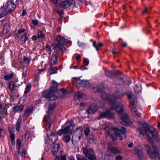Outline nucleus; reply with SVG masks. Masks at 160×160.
<instances>
[{
    "mask_svg": "<svg viewBox=\"0 0 160 160\" xmlns=\"http://www.w3.org/2000/svg\"><path fill=\"white\" fill-rule=\"evenodd\" d=\"M124 93L122 90L120 89L119 91L117 92L113 96L110 95H107L104 93L102 96V98L108 100L109 103L112 105L109 109L106 110L105 112H100V115L98 117V120L102 118H106L108 119H113L115 116L113 113L110 112V111L115 109L114 105L116 103V99L120 98L123 96Z\"/></svg>",
    "mask_w": 160,
    "mask_h": 160,
    "instance_id": "f257e3e1",
    "label": "nucleus"
},
{
    "mask_svg": "<svg viewBox=\"0 0 160 160\" xmlns=\"http://www.w3.org/2000/svg\"><path fill=\"white\" fill-rule=\"evenodd\" d=\"M137 130L141 138H146L149 142H152L155 141L160 142V136L157 130L153 127H146L143 128L140 127Z\"/></svg>",
    "mask_w": 160,
    "mask_h": 160,
    "instance_id": "f03ea898",
    "label": "nucleus"
},
{
    "mask_svg": "<svg viewBox=\"0 0 160 160\" xmlns=\"http://www.w3.org/2000/svg\"><path fill=\"white\" fill-rule=\"evenodd\" d=\"M126 132L125 128L124 127H121L120 129H118L112 128L110 131H108L107 133L108 134L112 137L113 140L116 139L118 136L119 139L122 140L123 139V137L121 134L124 135Z\"/></svg>",
    "mask_w": 160,
    "mask_h": 160,
    "instance_id": "7ed1b4c3",
    "label": "nucleus"
},
{
    "mask_svg": "<svg viewBox=\"0 0 160 160\" xmlns=\"http://www.w3.org/2000/svg\"><path fill=\"white\" fill-rule=\"evenodd\" d=\"M130 104L129 108L132 113H134V115L137 117H139L140 115V114L137 112L136 108L137 101L135 96L132 92H128L127 94Z\"/></svg>",
    "mask_w": 160,
    "mask_h": 160,
    "instance_id": "20e7f679",
    "label": "nucleus"
},
{
    "mask_svg": "<svg viewBox=\"0 0 160 160\" xmlns=\"http://www.w3.org/2000/svg\"><path fill=\"white\" fill-rule=\"evenodd\" d=\"M68 42V40L58 35L54 39L53 43L52 44L53 49H56L58 48L61 51H65V49L64 45Z\"/></svg>",
    "mask_w": 160,
    "mask_h": 160,
    "instance_id": "39448f33",
    "label": "nucleus"
},
{
    "mask_svg": "<svg viewBox=\"0 0 160 160\" xmlns=\"http://www.w3.org/2000/svg\"><path fill=\"white\" fill-rule=\"evenodd\" d=\"M145 149L147 151V153L149 155V157L151 158H154L156 156H157L160 160V148L158 149L155 146H153V152H150V147L148 145H145Z\"/></svg>",
    "mask_w": 160,
    "mask_h": 160,
    "instance_id": "423d86ee",
    "label": "nucleus"
},
{
    "mask_svg": "<svg viewBox=\"0 0 160 160\" xmlns=\"http://www.w3.org/2000/svg\"><path fill=\"white\" fill-rule=\"evenodd\" d=\"M74 126V125L72 122L68 121L65 124L64 126H62V128H62L58 131L59 135L60 136L63 133L66 134L68 133L71 132L72 128Z\"/></svg>",
    "mask_w": 160,
    "mask_h": 160,
    "instance_id": "0eeeda50",
    "label": "nucleus"
},
{
    "mask_svg": "<svg viewBox=\"0 0 160 160\" xmlns=\"http://www.w3.org/2000/svg\"><path fill=\"white\" fill-rule=\"evenodd\" d=\"M83 154L89 160H96V158L94 155V151L92 149L87 147L82 148Z\"/></svg>",
    "mask_w": 160,
    "mask_h": 160,
    "instance_id": "6e6552de",
    "label": "nucleus"
},
{
    "mask_svg": "<svg viewBox=\"0 0 160 160\" xmlns=\"http://www.w3.org/2000/svg\"><path fill=\"white\" fill-rule=\"evenodd\" d=\"M16 5L12 1L9 0L4 5L3 8L5 12L7 13H10L15 8Z\"/></svg>",
    "mask_w": 160,
    "mask_h": 160,
    "instance_id": "1a4fd4ad",
    "label": "nucleus"
},
{
    "mask_svg": "<svg viewBox=\"0 0 160 160\" xmlns=\"http://www.w3.org/2000/svg\"><path fill=\"white\" fill-rule=\"evenodd\" d=\"M55 90V88L54 90L50 88L49 90L44 92L42 95L43 97L49 99L50 100H53L57 98L55 95L56 93Z\"/></svg>",
    "mask_w": 160,
    "mask_h": 160,
    "instance_id": "9d476101",
    "label": "nucleus"
},
{
    "mask_svg": "<svg viewBox=\"0 0 160 160\" xmlns=\"http://www.w3.org/2000/svg\"><path fill=\"white\" fill-rule=\"evenodd\" d=\"M59 5L61 8L67 9L69 7H73L75 5V2L73 0H68L67 1H60Z\"/></svg>",
    "mask_w": 160,
    "mask_h": 160,
    "instance_id": "9b49d317",
    "label": "nucleus"
},
{
    "mask_svg": "<svg viewBox=\"0 0 160 160\" xmlns=\"http://www.w3.org/2000/svg\"><path fill=\"white\" fill-rule=\"evenodd\" d=\"M49 134L48 136H47L49 138V139H48L46 142L49 145H52L56 142L58 139V134H59V132H55L54 134H51V132H49ZM47 136L48 135H47Z\"/></svg>",
    "mask_w": 160,
    "mask_h": 160,
    "instance_id": "f8f14e48",
    "label": "nucleus"
},
{
    "mask_svg": "<svg viewBox=\"0 0 160 160\" xmlns=\"http://www.w3.org/2000/svg\"><path fill=\"white\" fill-rule=\"evenodd\" d=\"M48 115H45L43 118V120L45 122V128L46 130V131L47 134L48 136L49 133V132H50V128L51 127V124L50 123L51 118L49 116L50 114H48Z\"/></svg>",
    "mask_w": 160,
    "mask_h": 160,
    "instance_id": "ddd939ff",
    "label": "nucleus"
},
{
    "mask_svg": "<svg viewBox=\"0 0 160 160\" xmlns=\"http://www.w3.org/2000/svg\"><path fill=\"white\" fill-rule=\"evenodd\" d=\"M134 153L136 154L139 159H142L143 157V152H142V149L140 146H138L136 147L133 150Z\"/></svg>",
    "mask_w": 160,
    "mask_h": 160,
    "instance_id": "4468645a",
    "label": "nucleus"
},
{
    "mask_svg": "<svg viewBox=\"0 0 160 160\" xmlns=\"http://www.w3.org/2000/svg\"><path fill=\"white\" fill-rule=\"evenodd\" d=\"M82 129L81 127H79L78 128H77L75 131L74 132V134L75 133H78L79 134L78 135V138L77 139H75L74 136H72V142L73 143V142H78L81 139V136L82 133Z\"/></svg>",
    "mask_w": 160,
    "mask_h": 160,
    "instance_id": "2eb2a0df",
    "label": "nucleus"
},
{
    "mask_svg": "<svg viewBox=\"0 0 160 160\" xmlns=\"http://www.w3.org/2000/svg\"><path fill=\"white\" fill-rule=\"evenodd\" d=\"M122 124L124 125H128L131 123L128 118V115L127 114H125L121 118Z\"/></svg>",
    "mask_w": 160,
    "mask_h": 160,
    "instance_id": "dca6fc26",
    "label": "nucleus"
},
{
    "mask_svg": "<svg viewBox=\"0 0 160 160\" xmlns=\"http://www.w3.org/2000/svg\"><path fill=\"white\" fill-rule=\"evenodd\" d=\"M107 145L108 146V149L112 153L116 154L121 153V151L120 150L112 146L110 142L108 143Z\"/></svg>",
    "mask_w": 160,
    "mask_h": 160,
    "instance_id": "f3484780",
    "label": "nucleus"
},
{
    "mask_svg": "<svg viewBox=\"0 0 160 160\" xmlns=\"http://www.w3.org/2000/svg\"><path fill=\"white\" fill-rule=\"evenodd\" d=\"M97 105H93L90 106L89 108L87 110V112L88 114H93L97 110Z\"/></svg>",
    "mask_w": 160,
    "mask_h": 160,
    "instance_id": "a211bd4d",
    "label": "nucleus"
},
{
    "mask_svg": "<svg viewBox=\"0 0 160 160\" xmlns=\"http://www.w3.org/2000/svg\"><path fill=\"white\" fill-rule=\"evenodd\" d=\"M59 148V144H55L53 145L52 148V154L54 156L58 155V150Z\"/></svg>",
    "mask_w": 160,
    "mask_h": 160,
    "instance_id": "6ab92c4d",
    "label": "nucleus"
},
{
    "mask_svg": "<svg viewBox=\"0 0 160 160\" xmlns=\"http://www.w3.org/2000/svg\"><path fill=\"white\" fill-rule=\"evenodd\" d=\"M88 140L91 144H95L97 142V138L93 135H90L88 138Z\"/></svg>",
    "mask_w": 160,
    "mask_h": 160,
    "instance_id": "aec40b11",
    "label": "nucleus"
},
{
    "mask_svg": "<svg viewBox=\"0 0 160 160\" xmlns=\"http://www.w3.org/2000/svg\"><path fill=\"white\" fill-rule=\"evenodd\" d=\"M100 128L102 130H106L108 128H109V127L110 125V124L109 122H100Z\"/></svg>",
    "mask_w": 160,
    "mask_h": 160,
    "instance_id": "412c9836",
    "label": "nucleus"
},
{
    "mask_svg": "<svg viewBox=\"0 0 160 160\" xmlns=\"http://www.w3.org/2000/svg\"><path fill=\"white\" fill-rule=\"evenodd\" d=\"M118 113L121 114L122 113L123 111V105L121 103H119L117 106L116 108H115Z\"/></svg>",
    "mask_w": 160,
    "mask_h": 160,
    "instance_id": "4be33fe9",
    "label": "nucleus"
},
{
    "mask_svg": "<svg viewBox=\"0 0 160 160\" xmlns=\"http://www.w3.org/2000/svg\"><path fill=\"white\" fill-rule=\"evenodd\" d=\"M19 85L16 83V82L14 83L13 82H10L9 85V88L11 91H13L14 90L16 87H18Z\"/></svg>",
    "mask_w": 160,
    "mask_h": 160,
    "instance_id": "5701e85b",
    "label": "nucleus"
},
{
    "mask_svg": "<svg viewBox=\"0 0 160 160\" xmlns=\"http://www.w3.org/2000/svg\"><path fill=\"white\" fill-rule=\"evenodd\" d=\"M12 64L14 67H16L19 69L21 68L22 65V63L21 61H19L15 62H13Z\"/></svg>",
    "mask_w": 160,
    "mask_h": 160,
    "instance_id": "b1692460",
    "label": "nucleus"
},
{
    "mask_svg": "<svg viewBox=\"0 0 160 160\" xmlns=\"http://www.w3.org/2000/svg\"><path fill=\"white\" fill-rule=\"evenodd\" d=\"M74 80H73V82L74 83H76L77 85H79L81 86L82 83L84 82L83 80H81L80 78H74Z\"/></svg>",
    "mask_w": 160,
    "mask_h": 160,
    "instance_id": "393cba45",
    "label": "nucleus"
},
{
    "mask_svg": "<svg viewBox=\"0 0 160 160\" xmlns=\"http://www.w3.org/2000/svg\"><path fill=\"white\" fill-rule=\"evenodd\" d=\"M24 106L23 105H20L14 107L13 108V111H20L23 110Z\"/></svg>",
    "mask_w": 160,
    "mask_h": 160,
    "instance_id": "a878e982",
    "label": "nucleus"
},
{
    "mask_svg": "<svg viewBox=\"0 0 160 160\" xmlns=\"http://www.w3.org/2000/svg\"><path fill=\"white\" fill-rule=\"evenodd\" d=\"M57 56L56 55H53L51 60V64L52 65L55 64L57 62Z\"/></svg>",
    "mask_w": 160,
    "mask_h": 160,
    "instance_id": "bb28decb",
    "label": "nucleus"
},
{
    "mask_svg": "<svg viewBox=\"0 0 160 160\" xmlns=\"http://www.w3.org/2000/svg\"><path fill=\"white\" fill-rule=\"evenodd\" d=\"M70 135H65L63 138V141L66 143L69 142L71 140V136L72 135L71 133Z\"/></svg>",
    "mask_w": 160,
    "mask_h": 160,
    "instance_id": "cd10ccee",
    "label": "nucleus"
},
{
    "mask_svg": "<svg viewBox=\"0 0 160 160\" xmlns=\"http://www.w3.org/2000/svg\"><path fill=\"white\" fill-rule=\"evenodd\" d=\"M82 96L83 94L82 92H78L75 94L74 98L76 99L78 98V99H81L82 98Z\"/></svg>",
    "mask_w": 160,
    "mask_h": 160,
    "instance_id": "c85d7f7f",
    "label": "nucleus"
},
{
    "mask_svg": "<svg viewBox=\"0 0 160 160\" xmlns=\"http://www.w3.org/2000/svg\"><path fill=\"white\" fill-rule=\"evenodd\" d=\"M55 107V104H50L49 107L48 108V110L47 111L48 114H50Z\"/></svg>",
    "mask_w": 160,
    "mask_h": 160,
    "instance_id": "c756f323",
    "label": "nucleus"
},
{
    "mask_svg": "<svg viewBox=\"0 0 160 160\" xmlns=\"http://www.w3.org/2000/svg\"><path fill=\"white\" fill-rule=\"evenodd\" d=\"M21 119L19 118L17 121V123L16 125V130L18 131H19L20 129V125L21 122Z\"/></svg>",
    "mask_w": 160,
    "mask_h": 160,
    "instance_id": "7c9ffc66",
    "label": "nucleus"
},
{
    "mask_svg": "<svg viewBox=\"0 0 160 160\" xmlns=\"http://www.w3.org/2000/svg\"><path fill=\"white\" fill-rule=\"evenodd\" d=\"M18 152L19 154H21V156L25 158L26 157V152L25 150L23 149L21 151L20 150V149L18 148Z\"/></svg>",
    "mask_w": 160,
    "mask_h": 160,
    "instance_id": "2f4dec72",
    "label": "nucleus"
},
{
    "mask_svg": "<svg viewBox=\"0 0 160 160\" xmlns=\"http://www.w3.org/2000/svg\"><path fill=\"white\" fill-rule=\"evenodd\" d=\"M52 86L51 89L53 90H54L55 88L56 89L55 92H57V87L58 85V84L57 82H56L54 80H53L52 81Z\"/></svg>",
    "mask_w": 160,
    "mask_h": 160,
    "instance_id": "473e14b6",
    "label": "nucleus"
},
{
    "mask_svg": "<svg viewBox=\"0 0 160 160\" xmlns=\"http://www.w3.org/2000/svg\"><path fill=\"white\" fill-rule=\"evenodd\" d=\"M55 69H56L57 70H58V69L57 68H54L52 67L49 68L48 72L51 75L57 73V72L55 71Z\"/></svg>",
    "mask_w": 160,
    "mask_h": 160,
    "instance_id": "72a5a7b5",
    "label": "nucleus"
},
{
    "mask_svg": "<svg viewBox=\"0 0 160 160\" xmlns=\"http://www.w3.org/2000/svg\"><path fill=\"white\" fill-rule=\"evenodd\" d=\"M32 112V110L30 109H27L25 112L23 117H24L25 118H27L29 116L30 114Z\"/></svg>",
    "mask_w": 160,
    "mask_h": 160,
    "instance_id": "f704fd0d",
    "label": "nucleus"
},
{
    "mask_svg": "<svg viewBox=\"0 0 160 160\" xmlns=\"http://www.w3.org/2000/svg\"><path fill=\"white\" fill-rule=\"evenodd\" d=\"M141 87L140 85H136L134 87V90L137 93H138L141 90Z\"/></svg>",
    "mask_w": 160,
    "mask_h": 160,
    "instance_id": "c9c22d12",
    "label": "nucleus"
},
{
    "mask_svg": "<svg viewBox=\"0 0 160 160\" xmlns=\"http://www.w3.org/2000/svg\"><path fill=\"white\" fill-rule=\"evenodd\" d=\"M31 88V85L30 83H28L24 91V93L26 94L27 93L30 91Z\"/></svg>",
    "mask_w": 160,
    "mask_h": 160,
    "instance_id": "e433bc0d",
    "label": "nucleus"
},
{
    "mask_svg": "<svg viewBox=\"0 0 160 160\" xmlns=\"http://www.w3.org/2000/svg\"><path fill=\"white\" fill-rule=\"evenodd\" d=\"M83 82L82 85V87H90V84L87 80H83Z\"/></svg>",
    "mask_w": 160,
    "mask_h": 160,
    "instance_id": "4c0bfd02",
    "label": "nucleus"
},
{
    "mask_svg": "<svg viewBox=\"0 0 160 160\" xmlns=\"http://www.w3.org/2000/svg\"><path fill=\"white\" fill-rule=\"evenodd\" d=\"M105 73L107 76L110 77H112L114 74V73L112 71H106L105 72Z\"/></svg>",
    "mask_w": 160,
    "mask_h": 160,
    "instance_id": "58836bf2",
    "label": "nucleus"
},
{
    "mask_svg": "<svg viewBox=\"0 0 160 160\" xmlns=\"http://www.w3.org/2000/svg\"><path fill=\"white\" fill-rule=\"evenodd\" d=\"M77 160H88L86 158L80 154H78L76 156Z\"/></svg>",
    "mask_w": 160,
    "mask_h": 160,
    "instance_id": "ea45409f",
    "label": "nucleus"
},
{
    "mask_svg": "<svg viewBox=\"0 0 160 160\" xmlns=\"http://www.w3.org/2000/svg\"><path fill=\"white\" fill-rule=\"evenodd\" d=\"M13 76L12 73H11L9 75H6L4 77V79L6 80H8L11 78Z\"/></svg>",
    "mask_w": 160,
    "mask_h": 160,
    "instance_id": "a19ab883",
    "label": "nucleus"
},
{
    "mask_svg": "<svg viewBox=\"0 0 160 160\" xmlns=\"http://www.w3.org/2000/svg\"><path fill=\"white\" fill-rule=\"evenodd\" d=\"M27 33H25L21 37V39L22 41L24 42H25L28 39V38L27 36Z\"/></svg>",
    "mask_w": 160,
    "mask_h": 160,
    "instance_id": "79ce46f5",
    "label": "nucleus"
},
{
    "mask_svg": "<svg viewBox=\"0 0 160 160\" xmlns=\"http://www.w3.org/2000/svg\"><path fill=\"white\" fill-rule=\"evenodd\" d=\"M44 37L45 35L44 34L42 33V32L39 31L38 32L37 38H44Z\"/></svg>",
    "mask_w": 160,
    "mask_h": 160,
    "instance_id": "37998d69",
    "label": "nucleus"
},
{
    "mask_svg": "<svg viewBox=\"0 0 160 160\" xmlns=\"http://www.w3.org/2000/svg\"><path fill=\"white\" fill-rule=\"evenodd\" d=\"M90 130L89 128H87L84 130V134L86 136H88L89 134Z\"/></svg>",
    "mask_w": 160,
    "mask_h": 160,
    "instance_id": "c03bdc74",
    "label": "nucleus"
},
{
    "mask_svg": "<svg viewBox=\"0 0 160 160\" xmlns=\"http://www.w3.org/2000/svg\"><path fill=\"white\" fill-rule=\"evenodd\" d=\"M46 50L49 54H50L52 52L51 47L50 45H47L46 46Z\"/></svg>",
    "mask_w": 160,
    "mask_h": 160,
    "instance_id": "a18cd8bd",
    "label": "nucleus"
},
{
    "mask_svg": "<svg viewBox=\"0 0 160 160\" xmlns=\"http://www.w3.org/2000/svg\"><path fill=\"white\" fill-rule=\"evenodd\" d=\"M93 91L96 92H99L100 91V88L98 86H96L95 87L93 88Z\"/></svg>",
    "mask_w": 160,
    "mask_h": 160,
    "instance_id": "49530a36",
    "label": "nucleus"
},
{
    "mask_svg": "<svg viewBox=\"0 0 160 160\" xmlns=\"http://www.w3.org/2000/svg\"><path fill=\"white\" fill-rule=\"evenodd\" d=\"M14 130V128L12 127L11 126L9 127V132L11 134L13 133Z\"/></svg>",
    "mask_w": 160,
    "mask_h": 160,
    "instance_id": "de8ad7c7",
    "label": "nucleus"
},
{
    "mask_svg": "<svg viewBox=\"0 0 160 160\" xmlns=\"http://www.w3.org/2000/svg\"><path fill=\"white\" fill-rule=\"evenodd\" d=\"M89 61L86 59H84L83 60V64L86 66L88 65L89 64Z\"/></svg>",
    "mask_w": 160,
    "mask_h": 160,
    "instance_id": "09e8293b",
    "label": "nucleus"
},
{
    "mask_svg": "<svg viewBox=\"0 0 160 160\" xmlns=\"http://www.w3.org/2000/svg\"><path fill=\"white\" fill-rule=\"evenodd\" d=\"M24 62L27 63V64H29L30 63V60L27 57H24Z\"/></svg>",
    "mask_w": 160,
    "mask_h": 160,
    "instance_id": "8fccbe9b",
    "label": "nucleus"
},
{
    "mask_svg": "<svg viewBox=\"0 0 160 160\" xmlns=\"http://www.w3.org/2000/svg\"><path fill=\"white\" fill-rule=\"evenodd\" d=\"M122 157L120 155H118L115 158L116 160H122Z\"/></svg>",
    "mask_w": 160,
    "mask_h": 160,
    "instance_id": "3c124183",
    "label": "nucleus"
},
{
    "mask_svg": "<svg viewBox=\"0 0 160 160\" xmlns=\"http://www.w3.org/2000/svg\"><path fill=\"white\" fill-rule=\"evenodd\" d=\"M7 113V109L6 108H3L2 111V114L6 115Z\"/></svg>",
    "mask_w": 160,
    "mask_h": 160,
    "instance_id": "603ef678",
    "label": "nucleus"
},
{
    "mask_svg": "<svg viewBox=\"0 0 160 160\" xmlns=\"http://www.w3.org/2000/svg\"><path fill=\"white\" fill-rule=\"evenodd\" d=\"M102 46V44L101 42L98 43L97 45V48H96L97 50L98 51L99 50V48L101 47Z\"/></svg>",
    "mask_w": 160,
    "mask_h": 160,
    "instance_id": "864d4df0",
    "label": "nucleus"
},
{
    "mask_svg": "<svg viewBox=\"0 0 160 160\" xmlns=\"http://www.w3.org/2000/svg\"><path fill=\"white\" fill-rule=\"evenodd\" d=\"M17 143L18 145L19 146L18 148H19V149H20L21 148V142L20 139H18L17 140Z\"/></svg>",
    "mask_w": 160,
    "mask_h": 160,
    "instance_id": "5fc2aeb1",
    "label": "nucleus"
},
{
    "mask_svg": "<svg viewBox=\"0 0 160 160\" xmlns=\"http://www.w3.org/2000/svg\"><path fill=\"white\" fill-rule=\"evenodd\" d=\"M10 138L12 141H13L15 138V135L14 133L11 134Z\"/></svg>",
    "mask_w": 160,
    "mask_h": 160,
    "instance_id": "6e6d98bb",
    "label": "nucleus"
},
{
    "mask_svg": "<svg viewBox=\"0 0 160 160\" xmlns=\"http://www.w3.org/2000/svg\"><path fill=\"white\" fill-rule=\"evenodd\" d=\"M78 46L80 47H81L82 48H83L84 47V43H83L82 42H78Z\"/></svg>",
    "mask_w": 160,
    "mask_h": 160,
    "instance_id": "4d7b16f0",
    "label": "nucleus"
},
{
    "mask_svg": "<svg viewBox=\"0 0 160 160\" xmlns=\"http://www.w3.org/2000/svg\"><path fill=\"white\" fill-rule=\"evenodd\" d=\"M29 132H26L25 135V138L26 139H28L29 137Z\"/></svg>",
    "mask_w": 160,
    "mask_h": 160,
    "instance_id": "13d9d810",
    "label": "nucleus"
},
{
    "mask_svg": "<svg viewBox=\"0 0 160 160\" xmlns=\"http://www.w3.org/2000/svg\"><path fill=\"white\" fill-rule=\"evenodd\" d=\"M25 31V30L24 29H21L19 30H18V33L19 34L22 33L24 32Z\"/></svg>",
    "mask_w": 160,
    "mask_h": 160,
    "instance_id": "bf43d9fd",
    "label": "nucleus"
},
{
    "mask_svg": "<svg viewBox=\"0 0 160 160\" xmlns=\"http://www.w3.org/2000/svg\"><path fill=\"white\" fill-rule=\"evenodd\" d=\"M61 160H66V155H62L61 156Z\"/></svg>",
    "mask_w": 160,
    "mask_h": 160,
    "instance_id": "052dcab7",
    "label": "nucleus"
},
{
    "mask_svg": "<svg viewBox=\"0 0 160 160\" xmlns=\"http://www.w3.org/2000/svg\"><path fill=\"white\" fill-rule=\"evenodd\" d=\"M0 134L2 136L4 135V131L2 128H0Z\"/></svg>",
    "mask_w": 160,
    "mask_h": 160,
    "instance_id": "680f3d73",
    "label": "nucleus"
},
{
    "mask_svg": "<svg viewBox=\"0 0 160 160\" xmlns=\"http://www.w3.org/2000/svg\"><path fill=\"white\" fill-rule=\"evenodd\" d=\"M97 43H96V41H93V46L94 47L96 48H97Z\"/></svg>",
    "mask_w": 160,
    "mask_h": 160,
    "instance_id": "e2e57ef3",
    "label": "nucleus"
},
{
    "mask_svg": "<svg viewBox=\"0 0 160 160\" xmlns=\"http://www.w3.org/2000/svg\"><path fill=\"white\" fill-rule=\"evenodd\" d=\"M55 156L56 158L54 159V160H60V157L59 155H56Z\"/></svg>",
    "mask_w": 160,
    "mask_h": 160,
    "instance_id": "0e129e2a",
    "label": "nucleus"
},
{
    "mask_svg": "<svg viewBox=\"0 0 160 160\" xmlns=\"http://www.w3.org/2000/svg\"><path fill=\"white\" fill-rule=\"evenodd\" d=\"M34 25H37L38 24V21L37 20H34L32 21Z\"/></svg>",
    "mask_w": 160,
    "mask_h": 160,
    "instance_id": "69168bd1",
    "label": "nucleus"
},
{
    "mask_svg": "<svg viewBox=\"0 0 160 160\" xmlns=\"http://www.w3.org/2000/svg\"><path fill=\"white\" fill-rule=\"evenodd\" d=\"M146 12H148V13L150 12V11L147 8H145L144 11H143L142 13H145Z\"/></svg>",
    "mask_w": 160,
    "mask_h": 160,
    "instance_id": "338daca9",
    "label": "nucleus"
},
{
    "mask_svg": "<svg viewBox=\"0 0 160 160\" xmlns=\"http://www.w3.org/2000/svg\"><path fill=\"white\" fill-rule=\"evenodd\" d=\"M59 52L58 51H57L56 52H53V55H56L57 56V55H59Z\"/></svg>",
    "mask_w": 160,
    "mask_h": 160,
    "instance_id": "774afa93",
    "label": "nucleus"
}]
</instances>
